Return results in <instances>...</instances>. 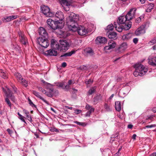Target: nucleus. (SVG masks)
<instances>
[{
	"label": "nucleus",
	"mask_w": 156,
	"mask_h": 156,
	"mask_svg": "<svg viewBox=\"0 0 156 156\" xmlns=\"http://www.w3.org/2000/svg\"><path fill=\"white\" fill-rule=\"evenodd\" d=\"M138 41V39L137 38H134L133 40V42L135 44H136Z\"/></svg>",
	"instance_id": "6e6d98bb"
},
{
	"label": "nucleus",
	"mask_w": 156,
	"mask_h": 156,
	"mask_svg": "<svg viewBox=\"0 0 156 156\" xmlns=\"http://www.w3.org/2000/svg\"><path fill=\"white\" fill-rule=\"evenodd\" d=\"M156 126V125L153 124L150 125H147L145 126V127L144 128V129L146 128H151L153 127H155Z\"/></svg>",
	"instance_id": "49530a36"
},
{
	"label": "nucleus",
	"mask_w": 156,
	"mask_h": 156,
	"mask_svg": "<svg viewBox=\"0 0 156 156\" xmlns=\"http://www.w3.org/2000/svg\"><path fill=\"white\" fill-rule=\"evenodd\" d=\"M74 122L78 125H81L82 126H83L84 124V123L83 122H81L78 121H74Z\"/></svg>",
	"instance_id": "de8ad7c7"
},
{
	"label": "nucleus",
	"mask_w": 156,
	"mask_h": 156,
	"mask_svg": "<svg viewBox=\"0 0 156 156\" xmlns=\"http://www.w3.org/2000/svg\"><path fill=\"white\" fill-rule=\"evenodd\" d=\"M64 85V84L63 83H58L57 86L59 87H62H62H63Z\"/></svg>",
	"instance_id": "8fccbe9b"
},
{
	"label": "nucleus",
	"mask_w": 156,
	"mask_h": 156,
	"mask_svg": "<svg viewBox=\"0 0 156 156\" xmlns=\"http://www.w3.org/2000/svg\"><path fill=\"white\" fill-rule=\"evenodd\" d=\"M136 9L133 8L130 9V11L127 13L126 16H125L126 18V20L128 21L131 20L134 17Z\"/></svg>",
	"instance_id": "1a4fd4ad"
},
{
	"label": "nucleus",
	"mask_w": 156,
	"mask_h": 156,
	"mask_svg": "<svg viewBox=\"0 0 156 156\" xmlns=\"http://www.w3.org/2000/svg\"><path fill=\"white\" fill-rule=\"evenodd\" d=\"M99 98V96H98L95 97L94 98V102L95 104L97 103L98 101Z\"/></svg>",
	"instance_id": "a19ab883"
},
{
	"label": "nucleus",
	"mask_w": 156,
	"mask_h": 156,
	"mask_svg": "<svg viewBox=\"0 0 156 156\" xmlns=\"http://www.w3.org/2000/svg\"><path fill=\"white\" fill-rule=\"evenodd\" d=\"M115 109L118 112L120 111L121 108V105L120 102L119 101H116L115 102Z\"/></svg>",
	"instance_id": "a878e982"
},
{
	"label": "nucleus",
	"mask_w": 156,
	"mask_h": 156,
	"mask_svg": "<svg viewBox=\"0 0 156 156\" xmlns=\"http://www.w3.org/2000/svg\"><path fill=\"white\" fill-rule=\"evenodd\" d=\"M108 36L109 38L115 40L117 38V34L115 32H111L108 34Z\"/></svg>",
	"instance_id": "b1692460"
},
{
	"label": "nucleus",
	"mask_w": 156,
	"mask_h": 156,
	"mask_svg": "<svg viewBox=\"0 0 156 156\" xmlns=\"http://www.w3.org/2000/svg\"><path fill=\"white\" fill-rule=\"evenodd\" d=\"M94 108H92V107H91V108H90L89 111L91 113H92L94 112Z\"/></svg>",
	"instance_id": "680f3d73"
},
{
	"label": "nucleus",
	"mask_w": 156,
	"mask_h": 156,
	"mask_svg": "<svg viewBox=\"0 0 156 156\" xmlns=\"http://www.w3.org/2000/svg\"><path fill=\"white\" fill-rule=\"evenodd\" d=\"M133 127V125H131V124L129 125L128 126V128H130V129L132 128Z\"/></svg>",
	"instance_id": "774afa93"
},
{
	"label": "nucleus",
	"mask_w": 156,
	"mask_h": 156,
	"mask_svg": "<svg viewBox=\"0 0 156 156\" xmlns=\"http://www.w3.org/2000/svg\"><path fill=\"white\" fill-rule=\"evenodd\" d=\"M93 81L91 79H90L88 80H86L85 81V83L87 84H88L90 83H92L93 82Z\"/></svg>",
	"instance_id": "c03bdc74"
},
{
	"label": "nucleus",
	"mask_w": 156,
	"mask_h": 156,
	"mask_svg": "<svg viewBox=\"0 0 156 156\" xmlns=\"http://www.w3.org/2000/svg\"><path fill=\"white\" fill-rule=\"evenodd\" d=\"M91 107H92L90 105L87 104L85 108L87 110H89V109H90Z\"/></svg>",
	"instance_id": "864d4df0"
},
{
	"label": "nucleus",
	"mask_w": 156,
	"mask_h": 156,
	"mask_svg": "<svg viewBox=\"0 0 156 156\" xmlns=\"http://www.w3.org/2000/svg\"><path fill=\"white\" fill-rule=\"evenodd\" d=\"M74 83V82L73 83L72 80H69V81H68V85H69V86L71 85V84H72V83Z\"/></svg>",
	"instance_id": "052dcab7"
},
{
	"label": "nucleus",
	"mask_w": 156,
	"mask_h": 156,
	"mask_svg": "<svg viewBox=\"0 0 156 156\" xmlns=\"http://www.w3.org/2000/svg\"><path fill=\"white\" fill-rule=\"evenodd\" d=\"M154 5V4L153 3H151L148 4L147 6V8L146 10V12H150L151 10L153 9Z\"/></svg>",
	"instance_id": "cd10ccee"
},
{
	"label": "nucleus",
	"mask_w": 156,
	"mask_h": 156,
	"mask_svg": "<svg viewBox=\"0 0 156 156\" xmlns=\"http://www.w3.org/2000/svg\"><path fill=\"white\" fill-rule=\"evenodd\" d=\"M17 16H11L4 17L2 19V21L4 22H7L10 21L17 18Z\"/></svg>",
	"instance_id": "a211bd4d"
},
{
	"label": "nucleus",
	"mask_w": 156,
	"mask_h": 156,
	"mask_svg": "<svg viewBox=\"0 0 156 156\" xmlns=\"http://www.w3.org/2000/svg\"><path fill=\"white\" fill-rule=\"evenodd\" d=\"M97 43L102 44H105L107 42V40L105 37H99L96 39Z\"/></svg>",
	"instance_id": "412c9836"
},
{
	"label": "nucleus",
	"mask_w": 156,
	"mask_h": 156,
	"mask_svg": "<svg viewBox=\"0 0 156 156\" xmlns=\"http://www.w3.org/2000/svg\"><path fill=\"white\" fill-rule=\"evenodd\" d=\"M4 91L7 97L10 98L12 101H15V97L13 95V93L9 88H7V90H4Z\"/></svg>",
	"instance_id": "2eb2a0df"
},
{
	"label": "nucleus",
	"mask_w": 156,
	"mask_h": 156,
	"mask_svg": "<svg viewBox=\"0 0 156 156\" xmlns=\"http://www.w3.org/2000/svg\"><path fill=\"white\" fill-rule=\"evenodd\" d=\"M58 49L51 48V49L45 51L44 53L47 56H56L57 54V50H58Z\"/></svg>",
	"instance_id": "f8f14e48"
},
{
	"label": "nucleus",
	"mask_w": 156,
	"mask_h": 156,
	"mask_svg": "<svg viewBox=\"0 0 156 156\" xmlns=\"http://www.w3.org/2000/svg\"><path fill=\"white\" fill-rule=\"evenodd\" d=\"M96 87L95 86L91 87L88 92V95H90L94 93L95 91Z\"/></svg>",
	"instance_id": "c756f323"
},
{
	"label": "nucleus",
	"mask_w": 156,
	"mask_h": 156,
	"mask_svg": "<svg viewBox=\"0 0 156 156\" xmlns=\"http://www.w3.org/2000/svg\"><path fill=\"white\" fill-rule=\"evenodd\" d=\"M70 86L69 85H67L65 86H63L62 88L66 91H68L69 89Z\"/></svg>",
	"instance_id": "58836bf2"
},
{
	"label": "nucleus",
	"mask_w": 156,
	"mask_h": 156,
	"mask_svg": "<svg viewBox=\"0 0 156 156\" xmlns=\"http://www.w3.org/2000/svg\"><path fill=\"white\" fill-rule=\"evenodd\" d=\"M15 76L18 81L19 82H20V80L22 78V76L18 73H15Z\"/></svg>",
	"instance_id": "473e14b6"
},
{
	"label": "nucleus",
	"mask_w": 156,
	"mask_h": 156,
	"mask_svg": "<svg viewBox=\"0 0 156 156\" xmlns=\"http://www.w3.org/2000/svg\"><path fill=\"white\" fill-rule=\"evenodd\" d=\"M49 90L50 92H47L45 91L44 92V94H45L47 96L51 97L53 96V94H52V92L53 91V89L51 88L49 89Z\"/></svg>",
	"instance_id": "7c9ffc66"
},
{
	"label": "nucleus",
	"mask_w": 156,
	"mask_h": 156,
	"mask_svg": "<svg viewBox=\"0 0 156 156\" xmlns=\"http://www.w3.org/2000/svg\"><path fill=\"white\" fill-rule=\"evenodd\" d=\"M38 90H39L41 91L42 93H44L45 91V90L43 89L41 87H38Z\"/></svg>",
	"instance_id": "603ef678"
},
{
	"label": "nucleus",
	"mask_w": 156,
	"mask_h": 156,
	"mask_svg": "<svg viewBox=\"0 0 156 156\" xmlns=\"http://www.w3.org/2000/svg\"><path fill=\"white\" fill-rule=\"evenodd\" d=\"M42 82L45 85H50V83H47L44 80H42Z\"/></svg>",
	"instance_id": "0e129e2a"
},
{
	"label": "nucleus",
	"mask_w": 156,
	"mask_h": 156,
	"mask_svg": "<svg viewBox=\"0 0 156 156\" xmlns=\"http://www.w3.org/2000/svg\"><path fill=\"white\" fill-rule=\"evenodd\" d=\"M79 20V16L72 13L67 19V25L70 30L74 32L77 31L78 33L80 35H85L88 33L87 29L81 26H78L77 22Z\"/></svg>",
	"instance_id": "f257e3e1"
},
{
	"label": "nucleus",
	"mask_w": 156,
	"mask_h": 156,
	"mask_svg": "<svg viewBox=\"0 0 156 156\" xmlns=\"http://www.w3.org/2000/svg\"><path fill=\"white\" fill-rule=\"evenodd\" d=\"M149 64L152 66H156V57H150L148 58Z\"/></svg>",
	"instance_id": "5701e85b"
},
{
	"label": "nucleus",
	"mask_w": 156,
	"mask_h": 156,
	"mask_svg": "<svg viewBox=\"0 0 156 156\" xmlns=\"http://www.w3.org/2000/svg\"><path fill=\"white\" fill-rule=\"evenodd\" d=\"M127 48V44L126 43H123L118 47L115 49V52L117 54H121L124 52Z\"/></svg>",
	"instance_id": "6e6552de"
},
{
	"label": "nucleus",
	"mask_w": 156,
	"mask_h": 156,
	"mask_svg": "<svg viewBox=\"0 0 156 156\" xmlns=\"http://www.w3.org/2000/svg\"><path fill=\"white\" fill-rule=\"evenodd\" d=\"M91 113L90 111H88L85 114V115L86 116H90Z\"/></svg>",
	"instance_id": "5fc2aeb1"
},
{
	"label": "nucleus",
	"mask_w": 156,
	"mask_h": 156,
	"mask_svg": "<svg viewBox=\"0 0 156 156\" xmlns=\"http://www.w3.org/2000/svg\"><path fill=\"white\" fill-rule=\"evenodd\" d=\"M124 26H122V30L124 29L125 30H129L131 27L132 25V22L129 21L127 24H125Z\"/></svg>",
	"instance_id": "393cba45"
},
{
	"label": "nucleus",
	"mask_w": 156,
	"mask_h": 156,
	"mask_svg": "<svg viewBox=\"0 0 156 156\" xmlns=\"http://www.w3.org/2000/svg\"><path fill=\"white\" fill-rule=\"evenodd\" d=\"M134 68L135 69V70L133 73V75L136 77L139 75L142 76L144 75L147 71V67L139 63L135 64Z\"/></svg>",
	"instance_id": "f03ea898"
},
{
	"label": "nucleus",
	"mask_w": 156,
	"mask_h": 156,
	"mask_svg": "<svg viewBox=\"0 0 156 156\" xmlns=\"http://www.w3.org/2000/svg\"><path fill=\"white\" fill-rule=\"evenodd\" d=\"M23 111L26 114V115L29 114V112L26 110H23Z\"/></svg>",
	"instance_id": "4d7b16f0"
},
{
	"label": "nucleus",
	"mask_w": 156,
	"mask_h": 156,
	"mask_svg": "<svg viewBox=\"0 0 156 156\" xmlns=\"http://www.w3.org/2000/svg\"><path fill=\"white\" fill-rule=\"evenodd\" d=\"M128 21L126 18L125 16H120L119 17L118 20L117 22L114 23V27L115 29L119 32H121L122 31V26H120V24H125Z\"/></svg>",
	"instance_id": "20e7f679"
},
{
	"label": "nucleus",
	"mask_w": 156,
	"mask_h": 156,
	"mask_svg": "<svg viewBox=\"0 0 156 156\" xmlns=\"http://www.w3.org/2000/svg\"><path fill=\"white\" fill-rule=\"evenodd\" d=\"M54 17L55 19L56 18L55 20H58L59 22H63L64 24V22L63 20L64 17L63 13L62 12L60 11H57L55 14H54V16L53 17Z\"/></svg>",
	"instance_id": "9d476101"
},
{
	"label": "nucleus",
	"mask_w": 156,
	"mask_h": 156,
	"mask_svg": "<svg viewBox=\"0 0 156 156\" xmlns=\"http://www.w3.org/2000/svg\"><path fill=\"white\" fill-rule=\"evenodd\" d=\"M74 111L75 113L76 114H79L81 112V110L78 109L75 110Z\"/></svg>",
	"instance_id": "3c124183"
},
{
	"label": "nucleus",
	"mask_w": 156,
	"mask_h": 156,
	"mask_svg": "<svg viewBox=\"0 0 156 156\" xmlns=\"http://www.w3.org/2000/svg\"><path fill=\"white\" fill-rule=\"evenodd\" d=\"M58 0L65 11H67L69 10V6L70 5V2L69 0Z\"/></svg>",
	"instance_id": "9b49d317"
},
{
	"label": "nucleus",
	"mask_w": 156,
	"mask_h": 156,
	"mask_svg": "<svg viewBox=\"0 0 156 156\" xmlns=\"http://www.w3.org/2000/svg\"><path fill=\"white\" fill-rule=\"evenodd\" d=\"M84 55L87 56H92L94 54V52L92 49L90 48H86L84 50Z\"/></svg>",
	"instance_id": "dca6fc26"
},
{
	"label": "nucleus",
	"mask_w": 156,
	"mask_h": 156,
	"mask_svg": "<svg viewBox=\"0 0 156 156\" xmlns=\"http://www.w3.org/2000/svg\"><path fill=\"white\" fill-rule=\"evenodd\" d=\"M12 88H13V90L14 92V93H16V90H17L16 88L14 86H13L12 87Z\"/></svg>",
	"instance_id": "bf43d9fd"
},
{
	"label": "nucleus",
	"mask_w": 156,
	"mask_h": 156,
	"mask_svg": "<svg viewBox=\"0 0 156 156\" xmlns=\"http://www.w3.org/2000/svg\"><path fill=\"white\" fill-rule=\"evenodd\" d=\"M37 42L43 47L47 48L49 44V41L45 37H40L37 39Z\"/></svg>",
	"instance_id": "423d86ee"
},
{
	"label": "nucleus",
	"mask_w": 156,
	"mask_h": 156,
	"mask_svg": "<svg viewBox=\"0 0 156 156\" xmlns=\"http://www.w3.org/2000/svg\"><path fill=\"white\" fill-rule=\"evenodd\" d=\"M144 18L143 16H140L137 18L135 20V22L136 23H140L141 21V19Z\"/></svg>",
	"instance_id": "4c0bfd02"
},
{
	"label": "nucleus",
	"mask_w": 156,
	"mask_h": 156,
	"mask_svg": "<svg viewBox=\"0 0 156 156\" xmlns=\"http://www.w3.org/2000/svg\"><path fill=\"white\" fill-rule=\"evenodd\" d=\"M131 35L132 34L131 33H128L124 35L122 38L124 39L128 40L131 37Z\"/></svg>",
	"instance_id": "f704fd0d"
},
{
	"label": "nucleus",
	"mask_w": 156,
	"mask_h": 156,
	"mask_svg": "<svg viewBox=\"0 0 156 156\" xmlns=\"http://www.w3.org/2000/svg\"><path fill=\"white\" fill-rule=\"evenodd\" d=\"M67 64L66 62H64L62 63V66L63 67H65L66 66Z\"/></svg>",
	"instance_id": "13d9d810"
},
{
	"label": "nucleus",
	"mask_w": 156,
	"mask_h": 156,
	"mask_svg": "<svg viewBox=\"0 0 156 156\" xmlns=\"http://www.w3.org/2000/svg\"><path fill=\"white\" fill-rule=\"evenodd\" d=\"M5 102L9 105V107H11V104L8 98V97H7L5 99Z\"/></svg>",
	"instance_id": "ea45409f"
},
{
	"label": "nucleus",
	"mask_w": 156,
	"mask_h": 156,
	"mask_svg": "<svg viewBox=\"0 0 156 156\" xmlns=\"http://www.w3.org/2000/svg\"><path fill=\"white\" fill-rule=\"evenodd\" d=\"M26 117L29 121H30V122H32V120L31 117L30 115L29 114L27 115Z\"/></svg>",
	"instance_id": "09e8293b"
},
{
	"label": "nucleus",
	"mask_w": 156,
	"mask_h": 156,
	"mask_svg": "<svg viewBox=\"0 0 156 156\" xmlns=\"http://www.w3.org/2000/svg\"><path fill=\"white\" fill-rule=\"evenodd\" d=\"M28 101L29 102V104L32 107H34L35 108H36V106L34 105L33 102L30 99L28 100Z\"/></svg>",
	"instance_id": "37998d69"
},
{
	"label": "nucleus",
	"mask_w": 156,
	"mask_h": 156,
	"mask_svg": "<svg viewBox=\"0 0 156 156\" xmlns=\"http://www.w3.org/2000/svg\"><path fill=\"white\" fill-rule=\"evenodd\" d=\"M20 83L23 85L25 87H27L28 86V82L24 79L22 78L20 80Z\"/></svg>",
	"instance_id": "2f4dec72"
},
{
	"label": "nucleus",
	"mask_w": 156,
	"mask_h": 156,
	"mask_svg": "<svg viewBox=\"0 0 156 156\" xmlns=\"http://www.w3.org/2000/svg\"><path fill=\"white\" fill-rule=\"evenodd\" d=\"M108 45V46L105 47V50H110L114 48L116 46V43L114 41H111L109 42Z\"/></svg>",
	"instance_id": "f3484780"
},
{
	"label": "nucleus",
	"mask_w": 156,
	"mask_h": 156,
	"mask_svg": "<svg viewBox=\"0 0 156 156\" xmlns=\"http://www.w3.org/2000/svg\"><path fill=\"white\" fill-rule=\"evenodd\" d=\"M22 121L24 122L25 123H26V122H25L24 118V117L22 116V115H21V116H20L18 117Z\"/></svg>",
	"instance_id": "a18cd8bd"
},
{
	"label": "nucleus",
	"mask_w": 156,
	"mask_h": 156,
	"mask_svg": "<svg viewBox=\"0 0 156 156\" xmlns=\"http://www.w3.org/2000/svg\"><path fill=\"white\" fill-rule=\"evenodd\" d=\"M47 22L50 28L53 30L62 29L64 27L63 23L59 22L58 20L54 21L51 19H49L47 20Z\"/></svg>",
	"instance_id": "7ed1b4c3"
},
{
	"label": "nucleus",
	"mask_w": 156,
	"mask_h": 156,
	"mask_svg": "<svg viewBox=\"0 0 156 156\" xmlns=\"http://www.w3.org/2000/svg\"><path fill=\"white\" fill-rule=\"evenodd\" d=\"M18 34L21 43L24 45L26 44L27 43V40L25 36L21 31L19 32Z\"/></svg>",
	"instance_id": "ddd939ff"
},
{
	"label": "nucleus",
	"mask_w": 156,
	"mask_h": 156,
	"mask_svg": "<svg viewBox=\"0 0 156 156\" xmlns=\"http://www.w3.org/2000/svg\"><path fill=\"white\" fill-rule=\"evenodd\" d=\"M7 131L9 133V134H11L12 133V131L11 130H10L9 129H8L7 130Z\"/></svg>",
	"instance_id": "e2e57ef3"
},
{
	"label": "nucleus",
	"mask_w": 156,
	"mask_h": 156,
	"mask_svg": "<svg viewBox=\"0 0 156 156\" xmlns=\"http://www.w3.org/2000/svg\"><path fill=\"white\" fill-rule=\"evenodd\" d=\"M145 25H144L137 29L135 32V34L138 36L144 34L145 32Z\"/></svg>",
	"instance_id": "4468645a"
},
{
	"label": "nucleus",
	"mask_w": 156,
	"mask_h": 156,
	"mask_svg": "<svg viewBox=\"0 0 156 156\" xmlns=\"http://www.w3.org/2000/svg\"><path fill=\"white\" fill-rule=\"evenodd\" d=\"M114 27V25L113 26L112 24H111L107 27L106 30L108 31L112 30L113 29Z\"/></svg>",
	"instance_id": "c9c22d12"
},
{
	"label": "nucleus",
	"mask_w": 156,
	"mask_h": 156,
	"mask_svg": "<svg viewBox=\"0 0 156 156\" xmlns=\"http://www.w3.org/2000/svg\"><path fill=\"white\" fill-rule=\"evenodd\" d=\"M152 111L154 112H156V108H154L152 109Z\"/></svg>",
	"instance_id": "338daca9"
},
{
	"label": "nucleus",
	"mask_w": 156,
	"mask_h": 156,
	"mask_svg": "<svg viewBox=\"0 0 156 156\" xmlns=\"http://www.w3.org/2000/svg\"><path fill=\"white\" fill-rule=\"evenodd\" d=\"M32 93L35 95L36 97L38 98H39L41 100H42L44 102H45L47 105H49L48 102L46 100H45L43 98L41 97V95H40L39 93L38 92L35 91V90H32Z\"/></svg>",
	"instance_id": "6ab92c4d"
},
{
	"label": "nucleus",
	"mask_w": 156,
	"mask_h": 156,
	"mask_svg": "<svg viewBox=\"0 0 156 156\" xmlns=\"http://www.w3.org/2000/svg\"><path fill=\"white\" fill-rule=\"evenodd\" d=\"M104 108L106 109V110L108 111L110 110V109L109 106H108L107 104H105L104 105Z\"/></svg>",
	"instance_id": "79ce46f5"
},
{
	"label": "nucleus",
	"mask_w": 156,
	"mask_h": 156,
	"mask_svg": "<svg viewBox=\"0 0 156 156\" xmlns=\"http://www.w3.org/2000/svg\"><path fill=\"white\" fill-rule=\"evenodd\" d=\"M75 51H71L69 52H67L65 53L63 55L61 56V57H66L67 56H71L73 54L75 53Z\"/></svg>",
	"instance_id": "c85d7f7f"
},
{
	"label": "nucleus",
	"mask_w": 156,
	"mask_h": 156,
	"mask_svg": "<svg viewBox=\"0 0 156 156\" xmlns=\"http://www.w3.org/2000/svg\"><path fill=\"white\" fill-rule=\"evenodd\" d=\"M136 134H134L133 135V136H132V138L133 139H134V140H135V139H136Z\"/></svg>",
	"instance_id": "69168bd1"
},
{
	"label": "nucleus",
	"mask_w": 156,
	"mask_h": 156,
	"mask_svg": "<svg viewBox=\"0 0 156 156\" xmlns=\"http://www.w3.org/2000/svg\"><path fill=\"white\" fill-rule=\"evenodd\" d=\"M40 35L42 36L43 37H45L47 35V33L45 29L43 27H40L39 30Z\"/></svg>",
	"instance_id": "aec40b11"
},
{
	"label": "nucleus",
	"mask_w": 156,
	"mask_h": 156,
	"mask_svg": "<svg viewBox=\"0 0 156 156\" xmlns=\"http://www.w3.org/2000/svg\"><path fill=\"white\" fill-rule=\"evenodd\" d=\"M0 76L4 79H7L8 78L6 73L2 69H0Z\"/></svg>",
	"instance_id": "bb28decb"
},
{
	"label": "nucleus",
	"mask_w": 156,
	"mask_h": 156,
	"mask_svg": "<svg viewBox=\"0 0 156 156\" xmlns=\"http://www.w3.org/2000/svg\"><path fill=\"white\" fill-rule=\"evenodd\" d=\"M41 9L42 12L47 17H52L54 16V13L50 12L49 8L44 5L41 6Z\"/></svg>",
	"instance_id": "39448f33"
},
{
	"label": "nucleus",
	"mask_w": 156,
	"mask_h": 156,
	"mask_svg": "<svg viewBox=\"0 0 156 156\" xmlns=\"http://www.w3.org/2000/svg\"><path fill=\"white\" fill-rule=\"evenodd\" d=\"M59 41L60 42V44L58 50L61 51H64L68 49L69 45L66 41L60 40Z\"/></svg>",
	"instance_id": "0eeeda50"
},
{
	"label": "nucleus",
	"mask_w": 156,
	"mask_h": 156,
	"mask_svg": "<svg viewBox=\"0 0 156 156\" xmlns=\"http://www.w3.org/2000/svg\"><path fill=\"white\" fill-rule=\"evenodd\" d=\"M77 69H80L82 71H85L88 70V68L86 66L82 65L78 67Z\"/></svg>",
	"instance_id": "72a5a7b5"
},
{
	"label": "nucleus",
	"mask_w": 156,
	"mask_h": 156,
	"mask_svg": "<svg viewBox=\"0 0 156 156\" xmlns=\"http://www.w3.org/2000/svg\"><path fill=\"white\" fill-rule=\"evenodd\" d=\"M51 48H59V45L54 39H52L51 41Z\"/></svg>",
	"instance_id": "4be33fe9"
},
{
	"label": "nucleus",
	"mask_w": 156,
	"mask_h": 156,
	"mask_svg": "<svg viewBox=\"0 0 156 156\" xmlns=\"http://www.w3.org/2000/svg\"><path fill=\"white\" fill-rule=\"evenodd\" d=\"M156 43V38L154 37L153 39H152L150 42L148 43V44L150 45H153Z\"/></svg>",
	"instance_id": "e433bc0d"
}]
</instances>
